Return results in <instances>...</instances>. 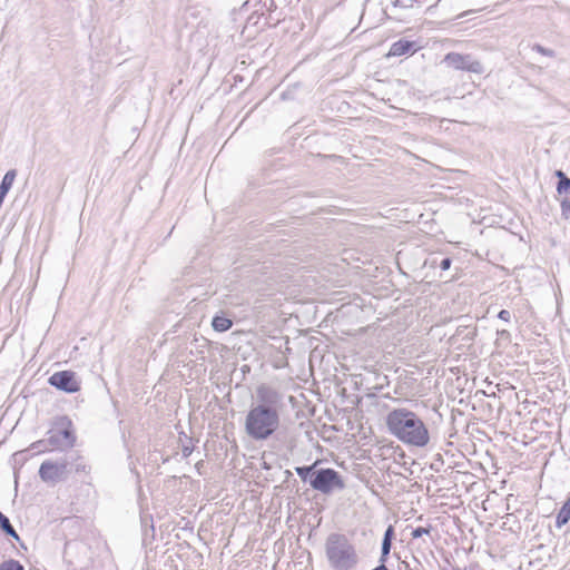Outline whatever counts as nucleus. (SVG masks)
Returning a JSON list of instances; mask_svg holds the SVG:
<instances>
[{
  "mask_svg": "<svg viewBox=\"0 0 570 570\" xmlns=\"http://www.w3.org/2000/svg\"><path fill=\"white\" fill-rule=\"evenodd\" d=\"M190 453H191V450L188 446H185L184 450H183V454L185 456H188Z\"/></svg>",
  "mask_w": 570,
  "mask_h": 570,
  "instance_id": "b1692460",
  "label": "nucleus"
},
{
  "mask_svg": "<svg viewBox=\"0 0 570 570\" xmlns=\"http://www.w3.org/2000/svg\"><path fill=\"white\" fill-rule=\"evenodd\" d=\"M309 484L314 490L325 494L345 488L342 476L333 469L316 470L311 475Z\"/></svg>",
  "mask_w": 570,
  "mask_h": 570,
  "instance_id": "39448f33",
  "label": "nucleus"
},
{
  "mask_svg": "<svg viewBox=\"0 0 570 570\" xmlns=\"http://www.w3.org/2000/svg\"><path fill=\"white\" fill-rule=\"evenodd\" d=\"M444 62L456 70H466L475 73L483 72L482 65L473 60L471 56L469 55H461L458 52H450L445 56Z\"/></svg>",
  "mask_w": 570,
  "mask_h": 570,
  "instance_id": "6e6552de",
  "label": "nucleus"
},
{
  "mask_svg": "<svg viewBox=\"0 0 570 570\" xmlns=\"http://www.w3.org/2000/svg\"><path fill=\"white\" fill-rule=\"evenodd\" d=\"M68 462L67 461H51L46 460L39 468V476L46 483H58L68 478Z\"/></svg>",
  "mask_w": 570,
  "mask_h": 570,
  "instance_id": "423d86ee",
  "label": "nucleus"
},
{
  "mask_svg": "<svg viewBox=\"0 0 570 570\" xmlns=\"http://www.w3.org/2000/svg\"><path fill=\"white\" fill-rule=\"evenodd\" d=\"M373 570H387V568L385 567V564H384V563H382V564L377 566V567H376L375 569H373Z\"/></svg>",
  "mask_w": 570,
  "mask_h": 570,
  "instance_id": "393cba45",
  "label": "nucleus"
},
{
  "mask_svg": "<svg viewBox=\"0 0 570 570\" xmlns=\"http://www.w3.org/2000/svg\"><path fill=\"white\" fill-rule=\"evenodd\" d=\"M75 471L77 473H80V472L87 473V472H89V466L85 462H82V461L81 462H77L75 464Z\"/></svg>",
  "mask_w": 570,
  "mask_h": 570,
  "instance_id": "412c9836",
  "label": "nucleus"
},
{
  "mask_svg": "<svg viewBox=\"0 0 570 570\" xmlns=\"http://www.w3.org/2000/svg\"><path fill=\"white\" fill-rule=\"evenodd\" d=\"M31 449L37 451L38 453L47 452L52 450L49 445L48 438L46 440H39L31 444Z\"/></svg>",
  "mask_w": 570,
  "mask_h": 570,
  "instance_id": "f3484780",
  "label": "nucleus"
},
{
  "mask_svg": "<svg viewBox=\"0 0 570 570\" xmlns=\"http://www.w3.org/2000/svg\"><path fill=\"white\" fill-rule=\"evenodd\" d=\"M417 48L419 47H416L414 41L400 39L391 46L387 57H400L406 53H414Z\"/></svg>",
  "mask_w": 570,
  "mask_h": 570,
  "instance_id": "1a4fd4ad",
  "label": "nucleus"
},
{
  "mask_svg": "<svg viewBox=\"0 0 570 570\" xmlns=\"http://www.w3.org/2000/svg\"><path fill=\"white\" fill-rule=\"evenodd\" d=\"M48 382L66 393H76L80 390V380L71 371L56 372L49 377Z\"/></svg>",
  "mask_w": 570,
  "mask_h": 570,
  "instance_id": "0eeeda50",
  "label": "nucleus"
},
{
  "mask_svg": "<svg viewBox=\"0 0 570 570\" xmlns=\"http://www.w3.org/2000/svg\"><path fill=\"white\" fill-rule=\"evenodd\" d=\"M233 325V322L224 316L216 315L212 320V326L217 332H226L228 331Z\"/></svg>",
  "mask_w": 570,
  "mask_h": 570,
  "instance_id": "ddd939ff",
  "label": "nucleus"
},
{
  "mask_svg": "<svg viewBox=\"0 0 570 570\" xmlns=\"http://www.w3.org/2000/svg\"><path fill=\"white\" fill-rule=\"evenodd\" d=\"M386 425L391 434L401 442L423 448L430 441L425 423L407 409H395L386 416Z\"/></svg>",
  "mask_w": 570,
  "mask_h": 570,
  "instance_id": "f03ea898",
  "label": "nucleus"
},
{
  "mask_svg": "<svg viewBox=\"0 0 570 570\" xmlns=\"http://www.w3.org/2000/svg\"><path fill=\"white\" fill-rule=\"evenodd\" d=\"M393 535H394V529L392 525H389V528L386 529V531L384 533V538H383V542H382V554H381L382 562L385 561L386 556L391 551Z\"/></svg>",
  "mask_w": 570,
  "mask_h": 570,
  "instance_id": "9d476101",
  "label": "nucleus"
},
{
  "mask_svg": "<svg viewBox=\"0 0 570 570\" xmlns=\"http://www.w3.org/2000/svg\"><path fill=\"white\" fill-rule=\"evenodd\" d=\"M556 176L559 178L557 191L559 195H570V178L562 170H557Z\"/></svg>",
  "mask_w": 570,
  "mask_h": 570,
  "instance_id": "9b49d317",
  "label": "nucleus"
},
{
  "mask_svg": "<svg viewBox=\"0 0 570 570\" xmlns=\"http://www.w3.org/2000/svg\"><path fill=\"white\" fill-rule=\"evenodd\" d=\"M257 403L248 410L244 429L245 433L255 441L271 438L281 425V413L284 407L283 394L266 384L256 389Z\"/></svg>",
  "mask_w": 570,
  "mask_h": 570,
  "instance_id": "f257e3e1",
  "label": "nucleus"
},
{
  "mask_svg": "<svg viewBox=\"0 0 570 570\" xmlns=\"http://www.w3.org/2000/svg\"><path fill=\"white\" fill-rule=\"evenodd\" d=\"M325 553L334 570H355L360 561L355 547L343 534L333 533L327 538Z\"/></svg>",
  "mask_w": 570,
  "mask_h": 570,
  "instance_id": "7ed1b4c3",
  "label": "nucleus"
},
{
  "mask_svg": "<svg viewBox=\"0 0 570 570\" xmlns=\"http://www.w3.org/2000/svg\"><path fill=\"white\" fill-rule=\"evenodd\" d=\"M16 177H17V170L16 169L8 170L4 174V176L2 178V181L0 184V190L6 191L8 194V191L10 190V188L13 185V181H14Z\"/></svg>",
  "mask_w": 570,
  "mask_h": 570,
  "instance_id": "2eb2a0df",
  "label": "nucleus"
},
{
  "mask_svg": "<svg viewBox=\"0 0 570 570\" xmlns=\"http://www.w3.org/2000/svg\"><path fill=\"white\" fill-rule=\"evenodd\" d=\"M0 570H24V567L14 559H8L0 563Z\"/></svg>",
  "mask_w": 570,
  "mask_h": 570,
  "instance_id": "dca6fc26",
  "label": "nucleus"
},
{
  "mask_svg": "<svg viewBox=\"0 0 570 570\" xmlns=\"http://www.w3.org/2000/svg\"><path fill=\"white\" fill-rule=\"evenodd\" d=\"M570 520V497L567 499L562 508L557 515V527L561 528Z\"/></svg>",
  "mask_w": 570,
  "mask_h": 570,
  "instance_id": "f8f14e48",
  "label": "nucleus"
},
{
  "mask_svg": "<svg viewBox=\"0 0 570 570\" xmlns=\"http://www.w3.org/2000/svg\"><path fill=\"white\" fill-rule=\"evenodd\" d=\"M450 266H451V259H450V258H443V259L441 261V263H440V267H441V269H443V271L449 269V268H450Z\"/></svg>",
  "mask_w": 570,
  "mask_h": 570,
  "instance_id": "5701e85b",
  "label": "nucleus"
},
{
  "mask_svg": "<svg viewBox=\"0 0 570 570\" xmlns=\"http://www.w3.org/2000/svg\"><path fill=\"white\" fill-rule=\"evenodd\" d=\"M0 529L8 534L9 537L13 538L14 540L19 541L20 538L10 523L9 519L0 511Z\"/></svg>",
  "mask_w": 570,
  "mask_h": 570,
  "instance_id": "4468645a",
  "label": "nucleus"
},
{
  "mask_svg": "<svg viewBox=\"0 0 570 570\" xmlns=\"http://www.w3.org/2000/svg\"><path fill=\"white\" fill-rule=\"evenodd\" d=\"M48 442L51 449L65 451L76 443L72 423L67 416L56 420L55 426L48 432Z\"/></svg>",
  "mask_w": 570,
  "mask_h": 570,
  "instance_id": "20e7f679",
  "label": "nucleus"
},
{
  "mask_svg": "<svg viewBox=\"0 0 570 570\" xmlns=\"http://www.w3.org/2000/svg\"><path fill=\"white\" fill-rule=\"evenodd\" d=\"M561 213L566 219L570 218V200L567 198L561 202Z\"/></svg>",
  "mask_w": 570,
  "mask_h": 570,
  "instance_id": "6ab92c4d",
  "label": "nucleus"
},
{
  "mask_svg": "<svg viewBox=\"0 0 570 570\" xmlns=\"http://www.w3.org/2000/svg\"><path fill=\"white\" fill-rule=\"evenodd\" d=\"M313 472H315L314 465L296 468V473L303 481L309 480Z\"/></svg>",
  "mask_w": 570,
  "mask_h": 570,
  "instance_id": "a211bd4d",
  "label": "nucleus"
},
{
  "mask_svg": "<svg viewBox=\"0 0 570 570\" xmlns=\"http://www.w3.org/2000/svg\"><path fill=\"white\" fill-rule=\"evenodd\" d=\"M538 50L542 53H546V49H543L542 47H538Z\"/></svg>",
  "mask_w": 570,
  "mask_h": 570,
  "instance_id": "a878e982",
  "label": "nucleus"
},
{
  "mask_svg": "<svg viewBox=\"0 0 570 570\" xmlns=\"http://www.w3.org/2000/svg\"><path fill=\"white\" fill-rule=\"evenodd\" d=\"M498 317L504 322H509L511 320V313L507 309H502L499 312Z\"/></svg>",
  "mask_w": 570,
  "mask_h": 570,
  "instance_id": "4be33fe9",
  "label": "nucleus"
},
{
  "mask_svg": "<svg viewBox=\"0 0 570 570\" xmlns=\"http://www.w3.org/2000/svg\"><path fill=\"white\" fill-rule=\"evenodd\" d=\"M430 529L429 528H416L412 531L411 535L412 538H421L424 534H429Z\"/></svg>",
  "mask_w": 570,
  "mask_h": 570,
  "instance_id": "aec40b11",
  "label": "nucleus"
}]
</instances>
